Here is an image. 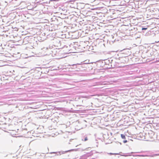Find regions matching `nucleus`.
<instances>
[{"mask_svg": "<svg viewBox=\"0 0 159 159\" xmlns=\"http://www.w3.org/2000/svg\"><path fill=\"white\" fill-rule=\"evenodd\" d=\"M121 138L123 139H125V136L123 134H121Z\"/></svg>", "mask_w": 159, "mask_h": 159, "instance_id": "1", "label": "nucleus"}, {"mask_svg": "<svg viewBox=\"0 0 159 159\" xmlns=\"http://www.w3.org/2000/svg\"><path fill=\"white\" fill-rule=\"evenodd\" d=\"M74 151V149H71V150H68L67 151H66L65 152L66 153L68 152H70L72 151Z\"/></svg>", "mask_w": 159, "mask_h": 159, "instance_id": "2", "label": "nucleus"}, {"mask_svg": "<svg viewBox=\"0 0 159 159\" xmlns=\"http://www.w3.org/2000/svg\"><path fill=\"white\" fill-rule=\"evenodd\" d=\"M147 29V28H142V30H146Z\"/></svg>", "mask_w": 159, "mask_h": 159, "instance_id": "3", "label": "nucleus"}, {"mask_svg": "<svg viewBox=\"0 0 159 159\" xmlns=\"http://www.w3.org/2000/svg\"><path fill=\"white\" fill-rule=\"evenodd\" d=\"M88 140V138L87 137H86L84 139V141H86Z\"/></svg>", "mask_w": 159, "mask_h": 159, "instance_id": "4", "label": "nucleus"}, {"mask_svg": "<svg viewBox=\"0 0 159 159\" xmlns=\"http://www.w3.org/2000/svg\"><path fill=\"white\" fill-rule=\"evenodd\" d=\"M127 142V140H125V141H124V143H126Z\"/></svg>", "mask_w": 159, "mask_h": 159, "instance_id": "5", "label": "nucleus"}]
</instances>
